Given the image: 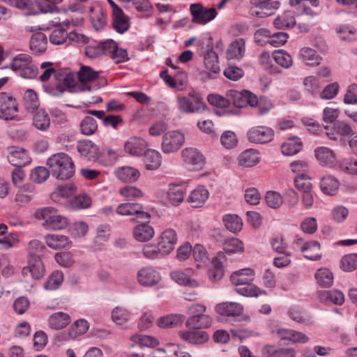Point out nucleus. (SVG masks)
I'll list each match as a JSON object with an SVG mask.
<instances>
[{"mask_svg":"<svg viewBox=\"0 0 357 357\" xmlns=\"http://www.w3.org/2000/svg\"><path fill=\"white\" fill-rule=\"evenodd\" d=\"M222 222L225 228L233 234L242 230L243 222L240 216L234 213H227L222 216Z\"/></svg>","mask_w":357,"mask_h":357,"instance_id":"nucleus-39","label":"nucleus"},{"mask_svg":"<svg viewBox=\"0 0 357 357\" xmlns=\"http://www.w3.org/2000/svg\"><path fill=\"white\" fill-rule=\"evenodd\" d=\"M45 242L53 250L70 248L73 245L72 241L67 236L58 234H47L45 236Z\"/></svg>","mask_w":357,"mask_h":357,"instance_id":"nucleus-23","label":"nucleus"},{"mask_svg":"<svg viewBox=\"0 0 357 357\" xmlns=\"http://www.w3.org/2000/svg\"><path fill=\"white\" fill-rule=\"evenodd\" d=\"M303 147L301 138L292 137L287 139L281 145V152L284 155L292 156L298 153Z\"/></svg>","mask_w":357,"mask_h":357,"instance_id":"nucleus-37","label":"nucleus"},{"mask_svg":"<svg viewBox=\"0 0 357 357\" xmlns=\"http://www.w3.org/2000/svg\"><path fill=\"white\" fill-rule=\"evenodd\" d=\"M90 86H80L79 81L77 82L75 77L72 73H67L63 78L62 82L57 84L56 89L51 91L45 88V91L54 96H59L64 91H69L70 93H79L84 91H89Z\"/></svg>","mask_w":357,"mask_h":357,"instance_id":"nucleus-7","label":"nucleus"},{"mask_svg":"<svg viewBox=\"0 0 357 357\" xmlns=\"http://www.w3.org/2000/svg\"><path fill=\"white\" fill-rule=\"evenodd\" d=\"M204 62L206 68L209 72L214 74L220 72L218 54L213 50L211 49L206 51L204 54Z\"/></svg>","mask_w":357,"mask_h":357,"instance_id":"nucleus-55","label":"nucleus"},{"mask_svg":"<svg viewBox=\"0 0 357 357\" xmlns=\"http://www.w3.org/2000/svg\"><path fill=\"white\" fill-rule=\"evenodd\" d=\"M184 316L179 314H172L159 318L156 324L160 328L176 326L183 323Z\"/></svg>","mask_w":357,"mask_h":357,"instance_id":"nucleus-57","label":"nucleus"},{"mask_svg":"<svg viewBox=\"0 0 357 357\" xmlns=\"http://www.w3.org/2000/svg\"><path fill=\"white\" fill-rule=\"evenodd\" d=\"M227 96L233 102L234 106L243 108L248 105L251 107V100L254 98L255 94L245 89L241 91L229 89L227 92Z\"/></svg>","mask_w":357,"mask_h":357,"instance_id":"nucleus-16","label":"nucleus"},{"mask_svg":"<svg viewBox=\"0 0 357 357\" xmlns=\"http://www.w3.org/2000/svg\"><path fill=\"white\" fill-rule=\"evenodd\" d=\"M223 249L227 254L242 253L244 251V243L237 238H231L225 241Z\"/></svg>","mask_w":357,"mask_h":357,"instance_id":"nucleus-60","label":"nucleus"},{"mask_svg":"<svg viewBox=\"0 0 357 357\" xmlns=\"http://www.w3.org/2000/svg\"><path fill=\"white\" fill-rule=\"evenodd\" d=\"M338 167L344 173L357 176V158L342 159L340 161Z\"/></svg>","mask_w":357,"mask_h":357,"instance_id":"nucleus-63","label":"nucleus"},{"mask_svg":"<svg viewBox=\"0 0 357 357\" xmlns=\"http://www.w3.org/2000/svg\"><path fill=\"white\" fill-rule=\"evenodd\" d=\"M91 204V199L86 194L75 196L67 203V207L73 210L85 209Z\"/></svg>","mask_w":357,"mask_h":357,"instance_id":"nucleus-54","label":"nucleus"},{"mask_svg":"<svg viewBox=\"0 0 357 357\" xmlns=\"http://www.w3.org/2000/svg\"><path fill=\"white\" fill-rule=\"evenodd\" d=\"M235 291L240 295L245 297H258L261 295H266L267 293L265 290L261 289L257 286L249 283L243 284L241 286H237L235 289Z\"/></svg>","mask_w":357,"mask_h":357,"instance_id":"nucleus-51","label":"nucleus"},{"mask_svg":"<svg viewBox=\"0 0 357 357\" xmlns=\"http://www.w3.org/2000/svg\"><path fill=\"white\" fill-rule=\"evenodd\" d=\"M296 24V16L293 11H286L282 15L278 16L273 24L276 29H282L292 27Z\"/></svg>","mask_w":357,"mask_h":357,"instance_id":"nucleus-47","label":"nucleus"},{"mask_svg":"<svg viewBox=\"0 0 357 357\" xmlns=\"http://www.w3.org/2000/svg\"><path fill=\"white\" fill-rule=\"evenodd\" d=\"M185 134L179 130H169L164 133L161 141V151L165 154L177 152L185 144Z\"/></svg>","mask_w":357,"mask_h":357,"instance_id":"nucleus-5","label":"nucleus"},{"mask_svg":"<svg viewBox=\"0 0 357 357\" xmlns=\"http://www.w3.org/2000/svg\"><path fill=\"white\" fill-rule=\"evenodd\" d=\"M317 160L324 166L333 167L336 164V157L333 151L325 146H319L314 150Z\"/></svg>","mask_w":357,"mask_h":357,"instance_id":"nucleus-29","label":"nucleus"},{"mask_svg":"<svg viewBox=\"0 0 357 357\" xmlns=\"http://www.w3.org/2000/svg\"><path fill=\"white\" fill-rule=\"evenodd\" d=\"M317 284L324 288L330 287L333 284L334 275L328 268H319L314 275Z\"/></svg>","mask_w":357,"mask_h":357,"instance_id":"nucleus-44","label":"nucleus"},{"mask_svg":"<svg viewBox=\"0 0 357 357\" xmlns=\"http://www.w3.org/2000/svg\"><path fill=\"white\" fill-rule=\"evenodd\" d=\"M155 234L153 228L149 224L137 225L133 229V236L139 242H146L151 240Z\"/></svg>","mask_w":357,"mask_h":357,"instance_id":"nucleus-40","label":"nucleus"},{"mask_svg":"<svg viewBox=\"0 0 357 357\" xmlns=\"http://www.w3.org/2000/svg\"><path fill=\"white\" fill-rule=\"evenodd\" d=\"M256 272L253 268H244L234 272L231 277L230 280L235 286H241L251 283L255 278Z\"/></svg>","mask_w":357,"mask_h":357,"instance_id":"nucleus-24","label":"nucleus"},{"mask_svg":"<svg viewBox=\"0 0 357 357\" xmlns=\"http://www.w3.org/2000/svg\"><path fill=\"white\" fill-rule=\"evenodd\" d=\"M22 274H30L33 279H40L45 274V267L41 258L36 254L28 255L27 266L22 269Z\"/></svg>","mask_w":357,"mask_h":357,"instance_id":"nucleus-13","label":"nucleus"},{"mask_svg":"<svg viewBox=\"0 0 357 357\" xmlns=\"http://www.w3.org/2000/svg\"><path fill=\"white\" fill-rule=\"evenodd\" d=\"M35 217L38 220H44L42 223L47 230L59 231L66 229L68 225L66 217L58 214L52 207L43 208L36 211Z\"/></svg>","mask_w":357,"mask_h":357,"instance_id":"nucleus-2","label":"nucleus"},{"mask_svg":"<svg viewBox=\"0 0 357 357\" xmlns=\"http://www.w3.org/2000/svg\"><path fill=\"white\" fill-rule=\"evenodd\" d=\"M18 104L13 96L5 92L0 93V119L18 121Z\"/></svg>","mask_w":357,"mask_h":357,"instance_id":"nucleus-6","label":"nucleus"},{"mask_svg":"<svg viewBox=\"0 0 357 357\" xmlns=\"http://www.w3.org/2000/svg\"><path fill=\"white\" fill-rule=\"evenodd\" d=\"M63 281V274L61 271H54L45 282L43 287L47 291H54L59 288Z\"/></svg>","mask_w":357,"mask_h":357,"instance_id":"nucleus-59","label":"nucleus"},{"mask_svg":"<svg viewBox=\"0 0 357 357\" xmlns=\"http://www.w3.org/2000/svg\"><path fill=\"white\" fill-rule=\"evenodd\" d=\"M181 157L184 165L190 170L199 171L202 169L204 166V155L197 148H184L181 152Z\"/></svg>","mask_w":357,"mask_h":357,"instance_id":"nucleus-8","label":"nucleus"},{"mask_svg":"<svg viewBox=\"0 0 357 357\" xmlns=\"http://www.w3.org/2000/svg\"><path fill=\"white\" fill-rule=\"evenodd\" d=\"M47 165L53 176L57 179L66 180L75 173V165L72 158L66 153L59 152L52 155Z\"/></svg>","mask_w":357,"mask_h":357,"instance_id":"nucleus-1","label":"nucleus"},{"mask_svg":"<svg viewBox=\"0 0 357 357\" xmlns=\"http://www.w3.org/2000/svg\"><path fill=\"white\" fill-rule=\"evenodd\" d=\"M251 107H256L257 109V114L259 116H263L268 114L274 108V104L266 96L258 98L255 95L254 98L251 100Z\"/></svg>","mask_w":357,"mask_h":357,"instance_id":"nucleus-34","label":"nucleus"},{"mask_svg":"<svg viewBox=\"0 0 357 357\" xmlns=\"http://www.w3.org/2000/svg\"><path fill=\"white\" fill-rule=\"evenodd\" d=\"M109 44L111 47L107 49V54L115 63H122L128 60V53L125 49L119 47L112 39H109Z\"/></svg>","mask_w":357,"mask_h":357,"instance_id":"nucleus-52","label":"nucleus"},{"mask_svg":"<svg viewBox=\"0 0 357 357\" xmlns=\"http://www.w3.org/2000/svg\"><path fill=\"white\" fill-rule=\"evenodd\" d=\"M208 197L209 192L206 187L199 185L190 192L187 201L192 207H200L206 202Z\"/></svg>","mask_w":357,"mask_h":357,"instance_id":"nucleus-31","label":"nucleus"},{"mask_svg":"<svg viewBox=\"0 0 357 357\" xmlns=\"http://www.w3.org/2000/svg\"><path fill=\"white\" fill-rule=\"evenodd\" d=\"M274 61L281 67L288 69L293 65L291 56L285 50L280 49L273 53Z\"/></svg>","mask_w":357,"mask_h":357,"instance_id":"nucleus-58","label":"nucleus"},{"mask_svg":"<svg viewBox=\"0 0 357 357\" xmlns=\"http://www.w3.org/2000/svg\"><path fill=\"white\" fill-rule=\"evenodd\" d=\"M7 158L9 162L15 167L25 166L31 161V158L26 150L15 146L9 149Z\"/></svg>","mask_w":357,"mask_h":357,"instance_id":"nucleus-18","label":"nucleus"},{"mask_svg":"<svg viewBox=\"0 0 357 357\" xmlns=\"http://www.w3.org/2000/svg\"><path fill=\"white\" fill-rule=\"evenodd\" d=\"M340 186L338 180L331 175L324 176L320 181L321 191L328 195H335Z\"/></svg>","mask_w":357,"mask_h":357,"instance_id":"nucleus-46","label":"nucleus"},{"mask_svg":"<svg viewBox=\"0 0 357 357\" xmlns=\"http://www.w3.org/2000/svg\"><path fill=\"white\" fill-rule=\"evenodd\" d=\"M280 6V3L278 1L253 5V7L250 9V14L259 18L266 17L273 15L279 8Z\"/></svg>","mask_w":357,"mask_h":357,"instance_id":"nucleus-21","label":"nucleus"},{"mask_svg":"<svg viewBox=\"0 0 357 357\" xmlns=\"http://www.w3.org/2000/svg\"><path fill=\"white\" fill-rule=\"evenodd\" d=\"M158 246L162 255H167L172 252L177 243V235L172 229L165 230L158 238Z\"/></svg>","mask_w":357,"mask_h":357,"instance_id":"nucleus-17","label":"nucleus"},{"mask_svg":"<svg viewBox=\"0 0 357 357\" xmlns=\"http://www.w3.org/2000/svg\"><path fill=\"white\" fill-rule=\"evenodd\" d=\"M47 40L45 35L41 32L32 35L30 40V49L37 54H43L46 51Z\"/></svg>","mask_w":357,"mask_h":357,"instance_id":"nucleus-45","label":"nucleus"},{"mask_svg":"<svg viewBox=\"0 0 357 357\" xmlns=\"http://www.w3.org/2000/svg\"><path fill=\"white\" fill-rule=\"evenodd\" d=\"M192 22L204 25L215 18L218 13L214 8L204 6L200 3H192L189 8Z\"/></svg>","mask_w":357,"mask_h":357,"instance_id":"nucleus-9","label":"nucleus"},{"mask_svg":"<svg viewBox=\"0 0 357 357\" xmlns=\"http://www.w3.org/2000/svg\"><path fill=\"white\" fill-rule=\"evenodd\" d=\"M112 17L113 27L118 33H123L129 29V19L128 16L124 14L123 10L112 13Z\"/></svg>","mask_w":357,"mask_h":357,"instance_id":"nucleus-49","label":"nucleus"},{"mask_svg":"<svg viewBox=\"0 0 357 357\" xmlns=\"http://www.w3.org/2000/svg\"><path fill=\"white\" fill-rule=\"evenodd\" d=\"M89 328V322L84 319L75 321L68 329V335L72 339L85 334Z\"/></svg>","mask_w":357,"mask_h":357,"instance_id":"nucleus-56","label":"nucleus"},{"mask_svg":"<svg viewBox=\"0 0 357 357\" xmlns=\"http://www.w3.org/2000/svg\"><path fill=\"white\" fill-rule=\"evenodd\" d=\"M109 39L94 42L85 47V55L90 59H96L107 55V49L111 47L109 44Z\"/></svg>","mask_w":357,"mask_h":357,"instance_id":"nucleus-30","label":"nucleus"},{"mask_svg":"<svg viewBox=\"0 0 357 357\" xmlns=\"http://www.w3.org/2000/svg\"><path fill=\"white\" fill-rule=\"evenodd\" d=\"M195 271L191 268L184 270H175L171 272L170 277L173 281L180 286L189 288H197L199 282L194 278Z\"/></svg>","mask_w":357,"mask_h":357,"instance_id":"nucleus-11","label":"nucleus"},{"mask_svg":"<svg viewBox=\"0 0 357 357\" xmlns=\"http://www.w3.org/2000/svg\"><path fill=\"white\" fill-rule=\"evenodd\" d=\"M114 174L119 180L128 183L137 181L140 176L137 169L130 166H123L116 168L114 171Z\"/></svg>","mask_w":357,"mask_h":357,"instance_id":"nucleus-32","label":"nucleus"},{"mask_svg":"<svg viewBox=\"0 0 357 357\" xmlns=\"http://www.w3.org/2000/svg\"><path fill=\"white\" fill-rule=\"evenodd\" d=\"M176 108L183 114L200 113L206 110V105L199 93L192 91L187 96H178L176 98Z\"/></svg>","mask_w":357,"mask_h":357,"instance_id":"nucleus-4","label":"nucleus"},{"mask_svg":"<svg viewBox=\"0 0 357 357\" xmlns=\"http://www.w3.org/2000/svg\"><path fill=\"white\" fill-rule=\"evenodd\" d=\"M298 58L304 65L310 67L318 66L323 60L322 56L314 49L307 46L300 49Z\"/></svg>","mask_w":357,"mask_h":357,"instance_id":"nucleus-19","label":"nucleus"},{"mask_svg":"<svg viewBox=\"0 0 357 357\" xmlns=\"http://www.w3.org/2000/svg\"><path fill=\"white\" fill-rule=\"evenodd\" d=\"M70 321V316L63 312L52 313L47 319L48 326L54 330H61L66 328Z\"/></svg>","mask_w":357,"mask_h":357,"instance_id":"nucleus-35","label":"nucleus"},{"mask_svg":"<svg viewBox=\"0 0 357 357\" xmlns=\"http://www.w3.org/2000/svg\"><path fill=\"white\" fill-rule=\"evenodd\" d=\"M131 340L138 344L141 348L155 347L159 344V341L154 337L146 335H134L130 337Z\"/></svg>","mask_w":357,"mask_h":357,"instance_id":"nucleus-61","label":"nucleus"},{"mask_svg":"<svg viewBox=\"0 0 357 357\" xmlns=\"http://www.w3.org/2000/svg\"><path fill=\"white\" fill-rule=\"evenodd\" d=\"M265 201L268 206L274 209L279 208L284 202L282 195L275 190H268L266 192Z\"/></svg>","mask_w":357,"mask_h":357,"instance_id":"nucleus-62","label":"nucleus"},{"mask_svg":"<svg viewBox=\"0 0 357 357\" xmlns=\"http://www.w3.org/2000/svg\"><path fill=\"white\" fill-rule=\"evenodd\" d=\"M319 298L323 302L330 301L336 305H342L344 302V296L338 289L321 291Z\"/></svg>","mask_w":357,"mask_h":357,"instance_id":"nucleus-50","label":"nucleus"},{"mask_svg":"<svg viewBox=\"0 0 357 357\" xmlns=\"http://www.w3.org/2000/svg\"><path fill=\"white\" fill-rule=\"evenodd\" d=\"M301 250L304 253L303 256L307 259L317 261L321 257L320 244L317 241H313L305 243Z\"/></svg>","mask_w":357,"mask_h":357,"instance_id":"nucleus-43","label":"nucleus"},{"mask_svg":"<svg viewBox=\"0 0 357 357\" xmlns=\"http://www.w3.org/2000/svg\"><path fill=\"white\" fill-rule=\"evenodd\" d=\"M166 195L168 202L172 206H178L184 201L185 191L181 184L169 183Z\"/></svg>","mask_w":357,"mask_h":357,"instance_id":"nucleus-28","label":"nucleus"},{"mask_svg":"<svg viewBox=\"0 0 357 357\" xmlns=\"http://www.w3.org/2000/svg\"><path fill=\"white\" fill-rule=\"evenodd\" d=\"M144 163L148 170H155L160 167L162 162L160 153L155 149H147L143 154Z\"/></svg>","mask_w":357,"mask_h":357,"instance_id":"nucleus-42","label":"nucleus"},{"mask_svg":"<svg viewBox=\"0 0 357 357\" xmlns=\"http://www.w3.org/2000/svg\"><path fill=\"white\" fill-rule=\"evenodd\" d=\"M161 279L160 272L152 266L142 267L137 272V281L143 287H153Z\"/></svg>","mask_w":357,"mask_h":357,"instance_id":"nucleus-12","label":"nucleus"},{"mask_svg":"<svg viewBox=\"0 0 357 357\" xmlns=\"http://www.w3.org/2000/svg\"><path fill=\"white\" fill-rule=\"evenodd\" d=\"M181 339L191 344H202L209 338L206 332L203 331H181L179 332Z\"/></svg>","mask_w":357,"mask_h":357,"instance_id":"nucleus-27","label":"nucleus"},{"mask_svg":"<svg viewBox=\"0 0 357 357\" xmlns=\"http://www.w3.org/2000/svg\"><path fill=\"white\" fill-rule=\"evenodd\" d=\"M243 310L242 305L236 302H225L215 306V311L218 314L228 317H238L242 314Z\"/></svg>","mask_w":357,"mask_h":357,"instance_id":"nucleus-26","label":"nucleus"},{"mask_svg":"<svg viewBox=\"0 0 357 357\" xmlns=\"http://www.w3.org/2000/svg\"><path fill=\"white\" fill-rule=\"evenodd\" d=\"M77 150L82 156L89 160H99L98 147L91 140L79 141L77 144Z\"/></svg>","mask_w":357,"mask_h":357,"instance_id":"nucleus-20","label":"nucleus"},{"mask_svg":"<svg viewBox=\"0 0 357 357\" xmlns=\"http://www.w3.org/2000/svg\"><path fill=\"white\" fill-rule=\"evenodd\" d=\"M49 38L52 44L60 45L68 40V33L64 28L58 27L52 30Z\"/></svg>","mask_w":357,"mask_h":357,"instance_id":"nucleus-64","label":"nucleus"},{"mask_svg":"<svg viewBox=\"0 0 357 357\" xmlns=\"http://www.w3.org/2000/svg\"><path fill=\"white\" fill-rule=\"evenodd\" d=\"M245 40L242 38H236L228 47L226 52L227 59L240 61L245 56Z\"/></svg>","mask_w":357,"mask_h":357,"instance_id":"nucleus-22","label":"nucleus"},{"mask_svg":"<svg viewBox=\"0 0 357 357\" xmlns=\"http://www.w3.org/2000/svg\"><path fill=\"white\" fill-rule=\"evenodd\" d=\"M131 318L130 312L122 306H116L111 310V320L117 325H123Z\"/></svg>","mask_w":357,"mask_h":357,"instance_id":"nucleus-48","label":"nucleus"},{"mask_svg":"<svg viewBox=\"0 0 357 357\" xmlns=\"http://www.w3.org/2000/svg\"><path fill=\"white\" fill-rule=\"evenodd\" d=\"M148 146L146 141L141 137H130L125 144L124 149L126 153L133 156H142Z\"/></svg>","mask_w":357,"mask_h":357,"instance_id":"nucleus-25","label":"nucleus"},{"mask_svg":"<svg viewBox=\"0 0 357 357\" xmlns=\"http://www.w3.org/2000/svg\"><path fill=\"white\" fill-rule=\"evenodd\" d=\"M32 124L38 130L45 132L50 127V118L49 114L43 109L37 110L32 119Z\"/></svg>","mask_w":357,"mask_h":357,"instance_id":"nucleus-38","label":"nucleus"},{"mask_svg":"<svg viewBox=\"0 0 357 357\" xmlns=\"http://www.w3.org/2000/svg\"><path fill=\"white\" fill-rule=\"evenodd\" d=\"M211 323V318L206 314H194L188 318L185 326L189 328L199 329L209 327Z\"/></svg>","mask_w":357,"mask_h":357,"instance_id":"nucleus-41","label":"nucleus"},{"mask_svg":"<svg viewBox=\"0 0 357 357\" xmlns=\"http://www.w3.org/2000/svg\"><path fill=\"white\" fill-rule=\"evenodd\" d=\"M248 140L255 144H266L273 140V130L265 126H257L250 128L247 133Z\"/></svg>","mask_w":357,"mask_h":357,"instance_id":"nucleus-10","label":"nucleus"},{"mask_svg":"<svg viewBox=\"0 0 357 357\" xmlns=\"http://www.w3.org/2000/svg\"><path fill=\"white\" fill-rule=\"evenodd\" d=\"M116 213L120 215L132 216L138 215L139 218H144L147 213L143 211V207L138 203L126 202L119 204L116 208Z\"/></svg>","mask_w":357,"mask_h":357,"instance_id":"nucleus-33","label":"nucleus"},{"mask_svg":"<svg viewBox=\"0 0 357 357\" xmlns=\"http://www.w3.org/2000/svg\"><path fill=\"white\" fill-rule=\"evenodd\" d=\"M273 333L276 335L280 340L289 341L293 343L305 344L310 340L305 333L289 328H278L273 331Z\"/></svg>","mask_w":357,"mask_h":357,"instance_id":"nucleus-14","label":"nucleus"},{"mask_svg":"<svg viewBox=\"0 0 357 357\" xmlns=\"http://www.w3.org/2000/svg\"><path fill=\"white\" fill-rule=\"evenodd\" d=\"M100 72L94 70L87 66H82L77 73L78 81L80 86H90L89 91L98 89L99 87L93 82L99 77Z\"/></svg>","mask_w":357,"mask_h":357,"instance_id":"nucleus-15","label":"nucleus"},{"mask_svg":"<svg viewBox=\"0 0 357 357\" xmlns=\"http://www.w3.org/2000/svg\"><path fill=\"white\" fill-rule=\"evenodd\" d=\"M260 161L258 151L249 149L243 151L238 158V164L243 167H251L257 165Z\"/></svg>","mask_w":357,"mask_h":357,"instance_id":"nucleus-36","label":"nucleus"},{"mask_svg":"<svg viewBox=\"0 0 357 357\" xmlns=\"http://www.w3.org/2000/svg\"><path fill=\"white\" fill-rule=\"evenodd\" d=\"M6 68H10L13 72L25 79H34L38 73V69L33 62L32 57L26 53H20L15 56L10 64Z\"/></svg>","mask_w":357,"mask_h":357,"instance_id":"nucleus-3","label":"nucleus"},{"mask_svg":"<svg viewBox=\"0 0 357 357\" xmlns=\"http://www.w3.org/2000/svg\"><path fill=\"white\" fill-rule=\"evenodd\" d=\"M304 90L312 96L319 93L321 89V84L318 77L314 75H308L303 79Z\"/></svg>","mask_w":357,"mask_h":357,"instance_id":"nucleus-53","label":"nucleus"}]
</instances>
